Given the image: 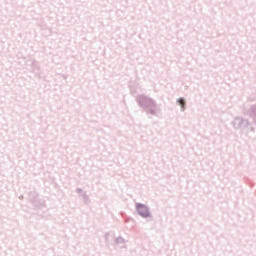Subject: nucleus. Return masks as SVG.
<instances>
[{"label":"nucleus","mask_w":256,"mask_h":256,"mask_svg":"<svg viewBox=\"0 0 256 256\" xmlns=\"http://www.w3.org/2000/svg\"><path fill=\"white\" fill-rule=\"evenodd\" d=\"M137 211L142 217H149V209L143 204H137Z\"/></svg>","instance_id":"nucleus-1"},{"label":"nucleus","mask_w":256,"mask_h":256,"mask_svg":"<svg viewBox=\"0 0 256 256\" xmlns=\"http://www.w3.org/2000/svg\"><path fill=\"white\" fill-rule=\"evenodd\" d=\"M178 103H179V105H181V108H182V109H185V100H183V98H180V99L178 100Z\"/></svg>","instance_id":"nucleus-2"}]
</instances>
